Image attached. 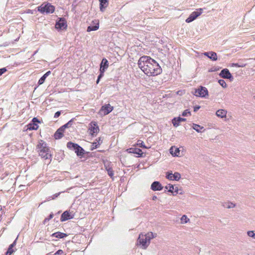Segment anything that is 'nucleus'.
<instances>
[{
    "label": "nucleus",
    "mask_w": 255,
    "mask_h": 255,
    "mask_svg": "<svg viewBox=\"0 0 255 255\" xmlns=\"http://www.w3.org/2000/svg\"><path fill=\"white\" fill-rule=\"evenodd\" d=\"M105 71H104L102 70H100V74L98 76V78L96 81L97 84H98L101 80V79L104 76V73Z\"/></svg>",
    "instance_id": "nucleus-30"
},
{
    "label": "nucleus",
    "mask_w": 255,
    "mask_h": 255,
    "mask_svg": "<svg viewBox=\"0 0 255 255\" xmlns=\"http://www.w3.org/2000/svg\"><path fill=\"white\" fill-rule=\"evenodd\" d=\"M16 242V239L14 240L12 244H11L8 247L7 251L9 252H12L13 253L14 252V250L12 249V248L15 246Z\"/></svg>",
    "instance_id": "nucleus-31"
},
{
    "label": "nucleus",
    "mask_w": 255,
    "mask_h": 255,
    "mask_svg": "<svg viewBox=\"0 0 255 255\" xmlns=\"http://www.w3.org/2000/svg\"><path fill=\"white\" fill-rule=\"evenodd\" d=\"M75 214V212L73 210H69L68 211H65V221L73 219Z\"/></svg>",
    "instance_id": "nucleus-16"
},
{
    "label": "nucleus",
    "mask_w": 255,
    "mask_h": 255,
    "mask_svg": "<svg viewBox=\"0 0 255 255\" xmlns=\"http://www.w3.org/2000/svg\"><path fill=\"white\" fill-rule=\"evenodd\" d=\"M12 252H9L8 251H7V252L5 253V255H11L12 254Z\"/></svg>",
    "instance_id": "nucleus-49"
},
{
    "label": "nucleus",
    "mask_w": 255,
    "mask_h": 255,
    "mask_svg": "<svg viewBox=\"0 0 255 255\" xmlns=\"http://www.w3.org/2000/svg\"><path fill=\"white\" fill-rule=\"evenodd\" d=\"M64 26V17L59 18V20L57 21L55 24V28L56 29H62Z\"/></svg>",
    "instance_id": "nucleus-22"
},
{
    "label": "nucleus",
    "mask_w": 255,
    "mask_h": 255,
    "mask_svg": "<svg viewBox=\"0 0 255 255\" xmlns=\"http://www.w3.org/2000/svg\"><path fill=\"white\" fill-rule=\"evenodd\" d=\"M51 73V72L50 71H47L46 73H45L43 76L45 78H46Z\"/></svg>",
    "instance_id": "nucleus-47"
},
{
    "label": "nucleus",
    "mask_w": 255,
    "mask_h": 255,
    "mask_svg": "<svg viewBox=\"0 0 255 255\" xmlns=\"http://www.w3.org/2000/svg\"><path fill=\"white\" fill-rule=\"evenodd\" d=\"M234 65L236 66H239L238 64H234Z\"/></svg>",
    "instance_id": "nucleus-57"
},
{
    "label": "nucleus",
    "mask_w": 255,
    "mask_h": 255,
    "mask_svg": "<svg viewBox=\"0 0 255 255\" xmlns=\"http://www.w3.org/2000/svg\"><path fill=\"white\" fill-rule=\"evenodd\" d=\"M55 7L49 3H43L38 7V11L44 14L52 13L54 11Z\"/></svg>",
    "instance_id": "nucleus-4"
},
{
    "label": "nucleus",
    "mask_w": 255,
    "mask_h": 255,
    "mask_svg": "<svg viewBox=\"0 0 255 255\" xmlns=\"http://www.w3.org/2000/svg\"><path fill=\"white\" fill-rule=\"evenodd\" d=\"M188 114L191 115V113L189 110H186L182 113V116L183 117H185L187 116Z\"/></svg>",
    "instance_id": "nucleus-41"
},
{
    "label": "nucleus",
    "mask_w": 255,
    "mask_h": 255,
    "mask_svg": "<svg viewBox=\"0 0 255 255\" xmlns=\"http://www.w3.org/2000/svg\"><path fill=\"white\" fill-rule=\"evenodd\" d=\"M193 94L197 97L206 98L208 96V91L205 87L201 86L194 90Z\"/></svg>",
    "instance_id": "nucleus-5"
},
{
    "label": "nucleus",
    "mask_w": 255,
    "mask_h": 255,
    "mask_svg": "<svg viewBox=\"0 0 255 255\" xmlns=\"http://www.w3.org/2000/svg\"><path fill=\"white\" fill-rule=\"evenodd\" d=\"M219 76L224 79H229L231 81H232L234 79L233 76L232 75L229 70L227 68L222 70L219 74Z\"/></svg>",
    "instance_id": "nucleus-7"
},
{
    "label": "nucleus",
    "mask_w": 255,
    "mask_h": 255,
    "mask_svg": "<svg viewBox=\"0 0 255 255\" xmlns=\"http://www.w3.org/2000/svg\"><path fill=\"white\" fill-rule=\"evenodd\" d=\"M137 144L140 147L144 148H147V147H146L145 145L144 142L141 140H138Z\"/></svg>",
    "instance_id": "nucleus-33"
},
{
    "label": "nucleus",
    "mask_w": 255,
    "mask_h": 255,
    "mask_svg": "<svg viewBox=\"0 0 255 255\" xmlns=\"http://www.w3.org/2000/svg\"><path fill=\"white\" fill-rule=\"evenodd\" d=\"M224 206L227 208L230 209L235 207L236 206V204L232 202H229L225 203V205H224Z\"/></svg>",
    "instance_id": "nucleus-28"
},
{
    "label": "nucleus",
    "mask_w": 255,
    "mask_h": 255,
    "mask_svg": "<svg viewBox=\"0 0 255 255\" xmlns=\"http://www.w3.org/2000/svg\"><path fill=\"white\" fill-rule=\"evenodd\" d=\"M73 123V119L70 120L67 124H65V129L70 127Z\"/></svg>",
    "instance_id": "nucleus-36"
},
{
    "label": "nucleus",
    "mask_w": 255,
    "mask_h": 255,
    "mask_svg": "<svg viewBox=\"0 0 255 255\" xmlns=\"http://www.w3.org/2000/svg\"><path fill=\"white\" fill-rule=\"evenodd\" d=\"M113 109V107L111 106L110 104H108L101 107L100 112L101 114H103L104 115H107L110 113Z\"/></svg>",
    "instance_id": "nucleus-8"
},
{
    "label": "nucleus",
    "mask_w": 255,
    "mask_h": 255,
    "mask_svg": "<svg viewBox=\"0 0 255 255\" xmlns=\"http://www.w3.org/2000/svg\"><path fill=\"white\" fill-rule=\"evenodd\" d=\"M51 73V72L50 71H47L46 73H45L43 76L45 78H46Z\"/></svg>",
    "instance_id": "nucleus-46"
},
{
    "label": "nucleus",
    "mask_w": 255,
    "mask_h": 255,
    "mask_svg": "<svg viewBox=\"0 0 255 255\" xmlns=\"http://www.w3.org/2000/svg\"><path fill=\"white\" fill-rule=\"evenodd\" d=\"M64 135V125L61 126L55 132L54 137L55 139H61Z\"/></svg>",
    "instance_id": "nucleus-11"
},
{
    "label": "nucleus",
    "mask_w": 255,
    "mask_h": 255,
    "mask_svg": "<svg viewBox=\"0 0 255 255\" xmlns=\"http://www.w3.org/2000/svg\"><path fill=\"white\" fill-rule=\"evenodd\" d=\"M100 1V8L101 11H104L108 5V0H99Z\"/></svg>",
    "instance_id": "nucleus-21"
},
{
    "label": "nucleus",
    "mask_w": 255,
    "mask_h": 255,
    "mask_svg": "<svg viewBox=\"0 0 255 255\" xmlns=\"http://www.w3.org/2000/svg\"><path fill=\"white\" fill-rule=\"evenodd\" d=\"M201 108V107L199 105H196L194 107V111L195 112H196L198 110L200 109V108Z\"/></svg>",
    "instance_id": "nucleus-45"
},
{
    "label": "nucleus",
    "mask_w": 255,
    "mask_h": 255,
    "mask_svg": "<svg viewBox=\"0 0 255 255\" xmlns=\"http://www.w3.org/2000/svg\"><path fill=\"white\" fill-rule=\"evenodd\" d=\"M144 236L147 240L148 244H149L150 240L155 238L156 237V234L154 235L153 233L149 232L147 234H146Z\"/></svg>",
    "instance_id": "nucleus-24"
},
{
    "label": "nucleus",
    "mask_w": 255,
    "mask_h": 255,
    "mask_svg": "<svg viewBox=\"0 0 255 255\" xmlns=\"http://www.w3.org/2000/svg\"><path fill=\"white\" fill-rule=\"evenodd\" d=\"M171 154L174 156H178L180 152V150L178 148H175L174 151H173V147H171L170 149Z\"/></svg>",
    "instance_id": "nucleus-26"
},
{
    "label": "nucleus",
    "mask_w": 255,
    "mask_h": 255,
    "mask_svg": "<svg viewBox=\"0 0 255 255\" xmlns=\"http://www.w3.org/2000/svg\"><path fill=\"white\" fill-rule=\"evenodd\" d=\"M97 141L98 143H100V142H102L103 140L101 137H99L98 139H97Z\"/></svg>",
    "instance_id": "nucleus-50"
},
{
    "label": "nucleus",
    "mask_w": 255,
    "mask_h": 255,
    "mask_svg": "<svg viewBox=\"0 0 255 255\" xmlns=\"http://www.w3.org/2000/svg\"><path fill=\"white\" fill-rule=\"evenodd\" d=\"M247 235L248 236L252 237L253 238H255V232L254 231H249L247 232Z\"/></svg>",
    "instance_id": "nucleus-38"
},
{
    "label": "nucleus",
    "mask_w": 255,
    "mask_h": 255,
    "mask_svg": "<svg viewBox=\"0 0 255 255\" xmlns=\"http://www.w3.org/2000/svg\"><path fill=\"white\" fill-rule=\"evenodd\" d=\"M138 67L148 76H155L162 73V69L154 59L147 56H143L139 59Z\"/></svg>",
    "instance_id": "nucleus-1"
},
{
    "label": "nucleus",
    "mask_w": 255,
    "mask_h": 255,
    "mask_svg": "<svg viewBox=\"0 0 255 255\" xmlns=\"http://www.w3.org/2000/svg\"><path fill=\"white\" fill-rule=\"evenodd\" d=\"M189 221V219L187 218V216L184 215L181 218V223L182 224H185Z\"/></svg>",
    "instance_id": "nucleus-32"
},
{
    "label": "nucleus",
    "mask_w": 255,
    "mask_h": 255,
    "mask_svg": "<svg viewBox=\"0 0 255 255\" xmlns=\"http://www.w3.org/2000/svg\"><path fill=\"white\" fill-rule=\"evenodd\" d=\"M165 188L168 190V191L171 192L173 195H176L178 193V188L177 187L174 188V186L172 184H168L165 187Z\"/></svg>",
    "instance_id": "nucleus-15"
},
{
    "label": "nucleus",
    "mask_w": 255,
    "mask_h": 255,
    "mask_svg": "<svg viewBox=\"0 0 255 255\" xmlns=\"http://www.w3.org/2000/svg\"><path fill=\"white\" fill-rule=\"evenodd\" d=\"M61 113V111H58L56 112L54 116V118H58L60 116Z\"/></svg>",
    "instance_id": "nucleus-44"
},
{
    "label": "nucleus",
    "mask_w": 255,
    "mask_h": 255,
    "mask_svg": "<svg viewBox=\"0 0 255 255\" xmlns=\"http://www.w3.org/2000/svg\"><path fill=\"white\" fill-rule=\"evenodd\" d=\"M91 127L89 128L90 133L93 136L94 133H97L99 131V128L95 122L91 123Z\"/></svg>",
    "instance_id": "nucleus-13"
},
{
    "label": "nucleus",
    "mask_w": 255,
    "mask_h": 255,
    "mask_svg": "<svg viewBox=\"0 0 255 255\" xmlns=\"http://www.w3.org/2000/svg\"><path fill=\"white\" fill-rule=\"evenodd\" d=\"M99 27V22L96 23L94 25H90L87 27V31L90 32L91 31L97 30Z\"/></svg>",
    "instance_id": "nucleus-23"
},
{
    "label": "nucleus",
    "mask_w": 255,
    "mask_h": 255,
    "mask_svg": "<svg viewBox=\"0 0 255 255\" xmlns=\"http://www.w3.org/2000/svg\"><path fill=\"white\" fill-rule=\"evenodd\" d=\"M227 114V111L224 109L218 110L216 113V116L221 118H223L226 117Z\"/></svg>",
    "instance_id": "nucleus-20"
},
{
    "label": "nucleus",
    "mask_w": 255,
    "mask_h": 255,
    "mask_svg": "<svg viewBox=\"0 0 255 255\" xmlns=\"http://www.w3.org/2000/svg\"><path fill=\"white\" fill-rule=\"evenodd\" d=\"M53 237L57 238H64V233L61 232H56L53 233L52 235Z\"/></svg>",
    "instance_id": "nucleus-27"
},
{
    "label": "nucleus",
    "mask_w": 255,
    "mask_h": 255,
    "mask_svg": "<svg viewBox=\"0 0 255 255\" xmlns=\"http://www.w3.org/2000/svg\"><path fill=\"white\" fill-rule=\"evenodd\" d=\"M7 71L6 68H2L0 69V76L3 74L4 72Z\"/></svg>",
    "instance_id": "nucleus-43"
},
{
    "label": "nucleus",
    "mask_w": 255,
    "mask_h": 255,
    "mask_svg": "<svg viewBox=\"0 0 255 255\" xmlns=\"http://www.w3.org/2000/svg\"><path fill=\"white\" fill-rule=\"evenodd\" d=\"M67 26V24H66V22L65 21V27H64L65 29H66Z\"/></svg>",
    "instance_id": "nucleus-55"
},
{
    "label": "nucleus",
    "mask_w": 255,
    "mask_h": 255,
    "mask_svg": "<svg viewBox=\"0 0 255 255\" xmlns=\"http://www.w3.org/2000/svg\"><path fill=\"white\" fill-rule=\"evenodd\" d=\"M60 220L62 222L64 221V213L61 214Z\"/></svg>",
    "instance_id": "nucleus-48"
},
{
    "label": "nucleus",
    "mask_w": 255,
    "mask_h": 255,
    "mask_svg": "<svg viewBox=\"0 0 255 255\" xmlns=\"http://www.w3.org/2000/svg\"><path fill=\"white\" fill-rule=\"evenodd\" d=\"M163 187L158 181H154L151 185V189L153 191H161Z\"/></svg>",
    "instance_id": "nucleus-14"
},
{
    "label": "nucleus",
    "mask_w": 255,
    "mask_h": 255,
    "mask_svg": "<svg viewBox=\"0 0 255 255\" xmlns=\"http://www.w3.org/2000/svg\"><path fill=\"white\" fill-rule=\"evenodd\" d=\"M192 128L198 132H202L201 129H203L204 127L196 124H193Z\"/></svg>",
    "instance_id": "nucleus-25"
},
{
    "label": "nucleus",
    "mask_w": 255,
    "mask_h": 255,
    "mask_svg": "<svg viewBox=\"0 0 255 255\" xmlns=\"http://www.w3.org/2000/svg\"><path fill=\"white\" fill-rule=\"evenodd\" d=\"M156 199H157V196H153L152 197V200H155Z\"/></svg>",
    "instance_id": "nucleus-54"
},
{
    "label": "nucleus",
    "mask_w": 255,
    "mask_h": 255,
    "mask_svg": "<svg viewBox=\"0 0 255 255\" xmlns=\"http://www.w3.org/2000/svg\"><path fill=\"white\" fill-rule=\"evenodd\" d=\"M40 123V122L37 118H33L32 121L28 124L27 129L29 130H36L38 128L37 123Z\"/></svg>",
    "instance_id": "nucleus-9"
},
{
    "label": "nucleus",
    "mask_w": 255,
    "mask_h": 255,
    "mask_svg": "<svg viewBox=\"0 0 255 255\" xmlns=\"http://www.w3.org/2000/svg\"><path fill=\"white\" fill-rule=\"evenodd\" d=\"M64 253L63 251L62 250H59L57 251L55 254L53 255H61Z\"/></svg>",
    "instance_id": "nucleus-42"
},
{
    "label": "nucleus",
    "mask_w": 255,
    "mask_h": 255,
    "mask_svg": "<svg viewBox=\"0 0 255 255\" xmlns=\"http://www.w3.org/2000/svg\"><path fill=\"white\" fill-rule=\"evenodd\" d=\"M70 189H67V191L68 192V191Z\"/></svg>",
    "instance_id": "nucleus-59"
},
{
    "label": "nucleus",
    "mask_w": 255,
    "mask_h": 255,
    "mask_svg": "<svg viewBox=\"0 0 255 255\" xmlns=\"http://www.w3.org/2000/svg\"><path fill=\"white\" fill-rule=\"evenodd\" d=\"M173 180L178 181L181 178V175L179 173L176 172L173 174Z\"/></svg>",
    "instance_id": "nucleus-29"
},
{
    "label": "nucleus",
    "mask_w": 255,
    "mask_h": 255,
    "mask_svg": "<svg viewBox=\"0 0 255 255\" xmlns=\"http://www.w3.org/2000/svg\"><path fill=\"white\" fill-rule=\"evenodd\" d=\"M127 151L128 153H134L137 155V157H143V152L140 148H135V147H131L128 148Z\"/></svg>",
    "instance_id": "nucleus-12"
},
{
    "label": "nucleus",
    "mask_w": 255,
    "mask_h": 255,
    "mask_svg": "<svg viewBox=\"0 0 255 255\" xmlns=\"http://www.w3.org/2000/svg\"><path fill=\"white\" fill-rule=\"evenodd\" d=\"M27 13H32V12H31V10H28V11L27 12Z\"/></svg>",
    "instance_id": "nucleus-56"
},
{
    "label": "nucleus",
    "mask_w": 255,
    "mask_h": 255,
    "mask_svg": "<svg viewBox=\"0 0 255 255\" xmlns=\"http://www.w3.org/2000/svg\"><path fill=\"white\" fill-rule=\"evenodd\" d=\"M53 217V214H50V215L49 216V217L47 218L48 219H49V220L52 219Z\"/></svg>",
    "instance_id": "nucleus-51"
},
{
    "label": "nucleus",
    "mask_w": 255,
    "mask_h": 255,
    "mask_svg": "<svg viewBox=\"0 0 255 255\" xmlns=\"http://www.w3.org/2000/svg\"><path fill=\"white\" fill-rule=\"evenodd\" d=\"M109 66V62L106 58H104L102 62L100 64V70H102L104 71H105L108 68Z\"/></svg>",
    "instance_id": "nucleus-17"
},
{
    "label": "nucleus",
    "mask_w": 255,
    "mask_h": 255,
    "mask_svg": "<svg viewBox=\"0 0 255 255\" xmlns=\"http://www.w3.org/2000/svg\"><path fill=\"white\" fill-rule=\"evenodd\" d=\"M67 234L65 233V238L67 237Z\"/></svg>",
    "instance_id": "nucleus-58"
},
{
    "label": "nucleus",
    "mask_w": 255,
    "mask_h": 255,
    "mask_svg": "<svg viewBox=\"0 0 255 255\" xmlns=\"http://www.w3.org/2000/svg\"><path fill=\"white\" fill-rule=\"evenodd\" d=\"M218 83H219V84L223 88H226L227 87V84L226 83V82L224 80H222V79H220L218 81Z\"/></svg>",
    "instance_id": "nucleus-34"
},
{
    "label": "nucleus",
    "mask_w": 255,
    "mask_h": 255,
    "mask_svg": "<svg viewBox=\"0 0 255 255\" xmlns=\"http://www.w3.org/2000/svg\"><path fill=\"white\" fill-rule=\"evenodd\" d=\"M48 221H49V219H48V218H45V219H44V220L43 221V223L45 224H46V223L47 222H48Z\"/></svg>",
    "instance_id": "nucleus-52"
},
{
    "label": "nucleus",
    "mask_w": 255,
    "mask_h": 255,
    "mask_svg": "<svg viewBox=\"0 0 255 255\" xmlns=\"http://www.w3.org/2000/svg\"><path fill=\"white\" fill-rule=\"evenodd\" d=\"M100 144V143H97V142H94L92 143V147L91 148V150H93L94 149L98 147L99 145Z\"/></svg>",
    "instance_id": "nucleus-35"
},
{
    "label": "nucleus",
    "mask_w": 255,
    "mask_h": 255,
    "mask_svg": "<svg viewBox=\"0 0 255 255\" xmlns=\"http://www.w3.org/2000/svg\"><path fill=\"white\" fill-rule=\"evenodd\" d=\"M173 174L172 173H170L169 172H167L166 173V177L169 179V180H173Z\"/></svg>",
    "instance_id": "nucleus-37"
},
{
    "label": "nucleus",
    "mask_w": 255,
    "mask_h": 255,
    "mask_svg": "<svg viewBox=\"0 0 255 255\" xmlns=\"http://www.w3.org/2000/svg\"><path fill=\"white\" fill-rule=\"evenodd\" d=\"M186 119L180 117L174 118L172 120V124L174 127H177L181 122L186 121Z\"/></svg>",
    "instance_id": "nucleus-18"
},
{
    "label": "nucleus",
    "mask_w": 255,
    "mask_h": 255,
    "mask_svg": "<svg viewBox=\"0 0 255 255\" xmlns=\"http://www.w3.org/2000/svg\"><path fill=\"white\" fill-rule=\"evenodd\" d=\"M37 149L42 158L47 159L51 157L50 149L45 141L41 140L37 145Z\"/></svg>",
    "instance_id": "nucleus-2"
},
{
    "label": "nucleus",
    "mask_w": 255,
    "mask_h": 255,
    "mask_svg": "<svg viewBox=\"0 0 255 255\" xmlns=\"http://www.w3.org/2000/svg\"><path fill=\"white\" fill-rule=\"evenodd\" d=\"M67 147L69 149L74 151L78 157H81L85 154V150L81 146L71 141L67 143Z\"/></svg>",
    "instance_id": "nucleus-3"
},
{
    "label": "nucleus",
    "mask_w": 255,
    "mask_h": 255,
    "mask_svg": "<svg viewBox=\"0 0 255 255\" xmlns=\"http://www.w3.org/2000/svg\"><path fill=\"white\" fill-rule=\"evenodd\" d=\"M46 78H45L43 76L40 78V79L39 80L38 82V85H41L43 83H44L45 80Z\"/></svg>",
    "instance_id": "nucleus-40"
},
{
    "label": "nucleus",
    "mask_w": 255,
    "mask_h": 255,
    "mask_svg": "<svg viewBox=\"0 0 255 255\" xmlns=\"http://www.w3.org/2000/svg\"><path fill=\"white\" fill-rule=\"evenodd\" d=\"M60 193H59L58 194H55V195H54V197H53L52 199H54L56 197H58V196L59 195Z\"/></svg>",
    "instance_id": "nucleus-53"
},
{
    "label": "nucleus",
    "mask_w": 255,
    "mask_h": 255,
    "mask_svg": "<svg viewBox=\"0 0 255 255\" xmlns=\"http://www.w3.org/2000/svg\"><path fill=\"white\" fill-rule=\"evenodd\" d=\"M107 170L108 175L111 177H112V176H113V175H114V171H113V169L111 168H109L107 169Z\"/></svg>",
    "instance_id": "nucleus-39"
},
{
    "label": "nucleus",
    "mask_w": 255,
    "mask_h": 255,
    "mask_svg": "<svg viewBox=\"0 0 255 255\" xmlns=\"http://www.w3.org/2000/svg\"><path fill=\"white\" fill-rule=\"evenodd\" d=\"M138 242L142 246V249H146L147 247L148 246L149 244H148L147 240L144 237L143 238V235L142 234H140L138 239Z\"/></svg>",
    "instance_id": "nucleus-10"
},
{
    "label": "nucleus",
    "mask_w": 255,
    "mask_h": 255,
    "mask_svg": "<svg viewBox=\"0 0 255 255\" xmlns=\"http://www.w3.org/2000/svg\"><path fill=\"white\" fill-rule=\"evenodd\" d=\"M203 9L199 8L196 11L192 12L189 16L186 19L185 21L187 23H190L195 20L197 17L201 14L202 13Z\"/></svg>",
    "instance_id": "nucleus-6"
},
{
    "label": "nucleus",
    "mask_w": 255,
    "mask_h": 255,
    "mask_svg": "<svg viewBox=\"0 0 255 255\" xmlns=\"http://www.w3.org/2000/svg\"><path fill=\"white\" fill-rule=\"evenodd\" d=\"M204 55L213 61H216L217 60V55L215 52L211 51L209 52H205Z\"/></svg>",
    "instance_id": "nucleus-19"
}]
</instances>
